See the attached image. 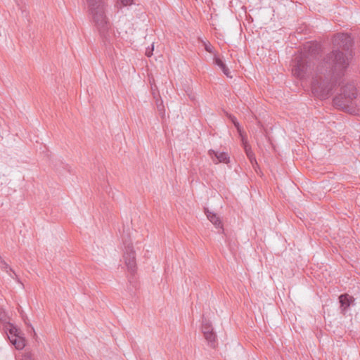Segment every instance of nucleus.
Masks as SVG:
<instances>
[{
  "instance_id": "f257e3e1",
  "label": "nucleus",
  "mask_w": 360,
  "mask_h": 360,
  "mask_svg": "<svg viewBox=\"0 0 360 360\" xmlns=\"http://www.w3.org/2000/svg\"><path fill=\"white\" fill-rule=\"evenodd\" d=\"M352 57L350 53H344L339 49H334L328 53L323 60L326 72H328L330 78L320 79H314L311 82V91L314 94L321 99H326L330 96L344 75Z\"/></svg>"
},
{
  "instance_id": "f03ea898",
  "label": "nucleus",
  "mask_w": 360,
  "mask_h": 360,
  "mask_svg": "<svg viewBox=\"0 0 360 360\" xmlns=\"http://www.w3.org/2000/svg\"><path fill=\"white\" fill-rule=\"evenodd\" d=\"M91 22L98 32L104 46L108 48L113 44L114 34L112 23L108 16V4L106 1L87 6Z\"/></svg>"
},
{
  "instance_id": "7ed1b4c3",
  "label": "nucleus",
  "mask_w": 360,
  "mask_h": 360,
  "mask_svg": "<svg viewBox=\"0 0 360 360\" xmlns=\"http://www.w3.org/2000/svg\"><path fill=\"white\" fill-rule=\"evenodd\" d=\"M341 91L342 93L333 98V105L345 112L355 114L356 110L353 106L352 101L356 98L357 93L354 84L348 83L342 87Z\"/></svg>"
},
{
  "instance_id": "20e7f679",
  "label": "nucleus",
  "mask_w": 360,
  "mask_h": 360,
  "mask_svg": "<svg viewBox=\"0 0 360 360\" xmlns=\"http://www.w3.org/2000/svg\"><path fill=\"white\" fill-rule=\"evenodd\" d=\"M311 63L307 53H301L295 56L292 69L294 76L300 79H303L311 72Z\"/></svg>"
},
{
  "instance_id": "39448f33",
  "label": "nucleus",
  "mask_w": 360,
  "mask_h": 360,
  "mask_svg": "<svg viewBox=\"0 0 360 360\" xmlns=\"http://www.w3.org/2000/svg\"><path fill=\"white\" fill-rule=\"evenodd\" d=\"M123 243L124 245L123 258L128 270L133 274L136 269L135 251L130 239L129 240H124Z\"/></svg>"
},
{
  "instance_id": "423d86ee",
  "label": "nucleus",
  "mask_w": 360,
  "mask_h": 360,
  "mask_svg": "<svg viewBox=\"0 0 360 360\" xmlns=\"http://www.w3.org/2000/svg\"><path fill=\"white\" fill-rule=\"evenodd\" d=\"M333 44L338 49H342L345 53L352 54L353 39L348 34L338 33L333 37Z\"/></svg>"
},
{
  "instance_id": "0eeeda50",
  "label": "nucleus",
  "mask_w": 360,
  "mask_h": 360,
  "mask_svg": "<svg viewBox=\"0 0 360 360\" xmlns=\"http://www.w3.org/2000/svg\"><path fill=\"white\" fill-rule=\"evenodd\" d=\"M202 332L207 341L212 347H214L217 336L213 331V328L211 323L207 321H203L202 324Z\"/></svg>"
},
{
  "instance_id": "6e6552de",
  "label": "nucleus",
  "mask_w": 360,
  "mask_h": 360,
  "mask_svg": "<svg viewBox=\"0 0 360 360\" xmlns=\"http://www.w3.org/2000/svg\"><path fill=\"white\" fill-rule=\"evenodd\" d=\"M341 312L346 314L349 307L354 304V299L348 294H342L339 297Z\"/></svg>"
},
{
  "instance_id": "1a4fd4ad",
  "label": "nucleus",
  "mask_w": 360,
  "mask_h": 360,
  "mask_svg": "<svg viewBox=\"0 0 360 360\" xmlns=\"http://www.w3.org/2000/svg\"><path fill=\"white\" fill-rule=\"evenodd\" d=\"M209 155L215 164L219 162L228 163L229 162V156L226 153L210 150Z\"/></svg>"
},
{
  "instance_id": "9d476101",
  "label": "nucleus",
  "mask_w": 360,
  "mask_h": 360,
  "mask_svg": "<svg viewBox=\"0 0 360 360\" xmlns=\"http://www.w3.org/2000/svg\"><path fill=\"white\" fill-rule=\"evenodd\" d=\"M214 63L215 65H217V66H219L220 68V69L222 70L223 73L226 77H230V78L232 77V76L231 75V72H230L229 69L226 67V64L222 61V60L221 58L217 57L215 54H214Z\"/></svg>"
},
{
  "instance_id": "9b49d317",
  "label": "nucleus",
  "mask_w": 360,
  "mask_h": 360,
  "mask_svg": "<svg viewBox=\"0 0 360 360\" xmlns=\"http://www.w3.org/2000/svg\"><path fill=\"white\" fill-rule=\"evenodd\" d=\"M242 141L244 146V150L246 153L247 157L251 162V163L253 165L255 162L256 163V159L255 157V154L252 152L250 146L247 143L246 141L244 140V138H242Z\"/></svg>"
},
{
  "instance_id": "f8f14e48",
  "label": "nucleus",
  "mask_w": 360,
  "mask_h": 360,
  "mask_svg": "<svg viewBox=\"0 0 360 360\" xmlns=\"http://www.w3.org/2000/svg\"><path fill=\"white\" fill-rule=\"evenodd\" d=\"M206 215H207V219L217 227V228H220L223 230V228H222V224H221V220L219 219V217L217 216L216 214L212 212H210V211H207L206 212Z\"/></svg>"
},
{
  "instance_id": "ddd939ff",
  "label": "nucleus",
  "mask_w": 360,
  "mask_h": 360,
  "mask_svg": "<svg viewBox=\"0 0 360 360\" xmlns=\"http://www.w3.org/2000/svg\"><path fill=\"white\" fill-rule=\"evenodd\" d=\"M11 342L15 346L17 349H22L25 346V339L20 335L19 337L11 338L8 337Z\"/></svg>"
},
{
  "instance_id": "4468645a",
  "label": "nucleus",
  "mask_w": 360,
  "mask_h": 360,
  "mask_svg": "<svg viewBox=\"0 0 360 360\" xmlns=\"http://www.w3.org/2000/svg\"><path fill=\"white\" fill-rule=\"evenodd\" d=\"M133 4V0H120L117 1L115 4V8L117 9V13L119 10L122 8V6H127L131 5Z\"/></svg>"
},
{
  "instance_id": "2eb2a0df",
  "label": "nucleus",
  "mask_w": 360,
  "mask_h": 360,
  "mask_svg": "<svg viewBox=\"0 0 360 360\" xmlns=\"http://www.w3.org/2000/svg\"><path fill=\"white\" fill-rule=\"evenodd\" d=\"M9 334L10 335L8 337L14 338L15 337H19V335L21 334V332L15 326L11 325L9 328Z\"/></svg>"
},
{
  "instance_id": "dca6fc26",
  "label": "nucleus",
  "mask_w": 360,
  "mask_h": 360,
  "mask_svg": "<svg viewBox=\"0 0 360 360\" xmlns=\"http://www.w3.org/2000/svg\"><path fill=\"white\" fill-rule=\"evenodd\" d=\"M230 119L233 124H234V126L236 127V128L237 129V131H238L240 136L243 138V131L236 118L234 116H230Z\"/></svg>"
},
{
  "instance_id": "f3484780",
  "label": "nucleus",
  "mask_w": 360,
  "mask_h": 360,
  "mask_svg": "<svg viewBox=\"0 0 360 360\" xmlns=\"http://www.w3.org/2000/svg\"><path fill=\"white\" fill-rule=\"evenodd\" d=\"M203 46L205 47V49L206 51L210 53H214V47L212 46V44L209 41H202Z\"/></svg>"
},
{
  "instance_id": "a211bd4d",
  "label": "nucleus",
  "mask_w": 360,
  "mask_h": 360,
  "mask_svg": "<svg viewBox=\"0 0 360 360\" xmlns=\"http://www.w3.org/2000/svg\"><path fill=\"white\" fill-rule=\"evenodd\" d=\"M157 108L159 112L163 116L165 113V108L162 101L160 103H157Z\"/></svg>"
},
{
  "instance_id": "6ab92c4d",
  "label": "nucleus",
  "mask_w": 360,
  "mask_h": 360,
  "mask_svg": "<svg viewBox=\"0 0 360 360\" xmlns=\"http://www.w3.org/2000/svg\"><path fill=\"white\" fill-rule=\"evenodd\" d=\"M153 49H154V46H153V44H152L150 48L148 47V48L146 49V55L148 57H150L153 55Z\"/></svg>"
},
{
  "instance_id": "aec40b11",
  "label": "nucleus",
  "mask_w": 360,
  "mask_h": 360,
  "mask_svg": "<svg viewBox=\"0 0 360 360\" xmlns=\"http://www.w3.org/2000/svg\"><path fill=\"white\" fill-rule=\"evenodd\" d=\"M6 313L5 311L0 308V321H4L6 320Z\"/></svg>"
},
{
  "instance_id": "412c9836",
  "label": "nucleus",
  "mask_w": 360,
  "mask_h": 360,
  "mask_svg": "<svg viewBox=\"0 0 360 360\" xmlns=\"http://www.w3.org/2000/svg\"><path fill=\"white\" fill-rule=\"evenodd\" d=\"M87 6H90L91 4H98L100 1H105V0H86Z\"/></svg>"
},
{
  "instance_id": "4be33fe9",
  "label": "nucleus",
  "mask_w": 360,
  "mask_h": 360,
  "mask_svg": "<svg viewBox=\"0 0 360 360\" xmlns=\"http://www.w3.org/2000/svg\"><path fill=\"white\" fill-rule=\"evenodd\" d=\"M318 72H320V73H322L321 70H318Z\"/></svg>"
}]
</instances>
